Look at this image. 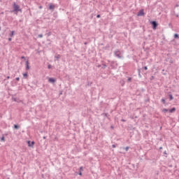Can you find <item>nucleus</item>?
Wrapping results in <instances>:
<instances>
[{"mask_svg": "<svg viewBox=\"0 0 179 179\" xmlns=\"http://www.w3.org/2000/svg\"><path fill=\"white\" fill-rule=\"evenodd\" d=\"M114 55L115 57H117V58H122V51L118 49L114 51Z\"/></svg>", "mask_w": 179, "mask_h": 179, "instance_id": "f257e3e1", "label": "nucleus"}, {"mask_svg": "<svg viewBox=\"0 0 179 179\" xmlns=\"http://www.w3.org/2000/svg\"><path fill=\"white\" fill-rule=\"evenodd\" d=\"M13 9H14V12H22V10L20 9V6L16 4V3H13Z\"/></svg>", "mask_w": 179, "mask_h": 179, "instance_id": "f03ea898", "label": "nucleus"}, {"mask_svg": "<svg viewBox=\"0 0 179 179\" xmlns=\"http://www.w3.org/2000/svg\"><path fill=\"white\" fill-rule=\"evenodd\" d=\"M151 24H152V29L156 30V27H157V22L156 21L151 22Z\"/></svg>", "mask_w": 179, "mask_h": 179, "instance_id": "7ed1b4c3", "label": "nucleus"}, {"mask_svg": "<svg viewBox=\"0 0 179 179\" xmlns=\"http://www.w3.org/2000/svg\"><path fill=\"white\" fill-rule=\"evenodd\" d=\"M144 15L145 12L143 11V9L140 10L137 13V16H143Z\"/></svg>", "mask_w": 179, "mask_h": 179, "instance_id": "20e7f679", "label": "nucleus"}, {"mask_svg": "<svg viewBox=\"0 0 179 179\" xmlns=\"http://www.w3.org/2000/svg\"><path fill=\"white\" fill-rule=\"evenodd\" d=\"M34 141L31 142L30 141H27L28 146L29 148H33L34 146Z\"/></svg>", "mask_w": 179, "mask_h": 179, "instance_id": "39448f33", "label": "nucleus"}, {"mask_svg": "<svg viewBox=\"0 0 179 179\" xmlns=\"http://www.w3.org/2000/svg\"><path fill=\"white\" fill-rule=\"evenodd\" d=\"M49 9L50 10H54V9H55V5L52 4V3H50L49 4Z\"/></svg>", "mask_w": 179, "mask_h": 179, "instance_id": "423d86ee", "label": "nucleus"}, {"mask_svg": "<svg viewBox=\"0 0 179 179\" xmlns=\"http://www.w3.org/2000/svg\"><path fill=\"white\" fill-rule=\"evenodd\" d=\"M25 65H26V70H27V71H29V69H30V66H29V62H28V60L26 61Z\"/></svg>", "mask_w": 179, "mask_h": 179, "instance_id": "0eeeda50", "label": "nucleus"}, {"mask_svg": "<svg viewBox=\"0 0 179 179\" xmlns=\"http://www.w3.org/2000/svg\"><path fill=\"white\" fill-rule=\"evenodd\" d=\"M48 82H50V83H55V79L49 78Z\"/></svg>", "mask_w": 179, "mask_h": 179, "instance_id": "6e6552de", "label": "nucleus"}, {"mask_svg": "<svg viewBox=\"0 0 179 179\" xmlns=\"http://www.w3.org/2000/svg\"><path fill=\"white\" fill-rule=\"evenodd\" d=\"M10 37H13L15 36V31H12L10 34H9Z\"/></svg>", "mask_w": 179, "mask_h": 179, "instance_id": "1a4fd4ad", "label": "nucleus"}, {"mask_svg": "<svg viewBox=\"0 0 179 179\" xmlns=\"http://www.w3.org/2000/svg\"><path fill=\"white\" fill-rule=\"evenodd\" d=\"M169 113H174V111H176V108H173L172 109H170Z\"/></svg>", "mask_w": 179, "mask_h": 179, "instance_id": "9d476101", "label": "nucleus"}, {"mask_svg": "<svg viewBox=\"0 0 179 179\" xmlns=\"http://www.w3.org/2000/svg\"><path fill=\"white\" fill-rule=\"evenodd\" d=\"M23 76L24 78H25V79H27V76H28L27 73H24Z\"/></svg>", "mask_w": 179, "mask_h": 179, "instance_id": "9b49d317", "label": "nucleus"}, {"mask_svg": "<svg viewBox=\"0 0 179 179\" xmlns=\"http://www.w3.org/2000/svg\"><path fill=\"white\" fill-rule=\"evenodd\" d=\"M167 111H169V109L164 108L162 110V113H167Z\"/></svg>", "mask_w": 179, "mask_h": 179, "instance_id": "f8f14e48", "label": "nucleus"}, {"mask_svg": "<svg viewBox=\"0 0 179 179\" xmlns=\"http://www.w3.org/2000/svg\"><path fill=\"white\" fill-rule=\"evenodd\" d=\"M56 59H59V58H61V55H57V56H55Z\"/></svg>", "mask_w": 179, "mask_h": 179, "instance_id": "ddd939ff", "label": "nucleus"}, {"mask_svg": "<svg viewBox=\"0 0 179 179\" xmlns=\"http://www.w3.org/2000/svg\"><path fill=\"white\" fill-rule=\"evenodd\" d=\"M14 128H15V129H19V126H18L17 124H15V125H14Z\"/></svg>", "mask_w": 179, "mask_h": 179, "instance_id": "4468645a", "label": "nucleus"}, {"mask_svg": "<svg viewBox=\"0 0 179 179\" xmlns=\"http://www.w3.org/2000/svg\"><path fill=\"white\" fill-rule=\"evenodd\" d=\"M178 37H179V36H178V34H174V38H178Z\"/></svg>", "mask_w": 179, "mask_h": 179, "instance_id": "2eb2a0df", "label": "nucleus"}, {"mask_svg": "<svg viewBox=\"0 0 179 179\" xmlns=\"http://www.w3.org/2000/svg\"><path fill=\"white\" fill-rule=\"evenodd\" d=\"M169 99L170 100H173V99H174L172 94H169Z\"/></svg>", "mask_w": 179, "mask_h": 179, "instance_id": "dca6fc26", "label": "nucleus"}, {"mask_svg": "<svg viewBox=\"0 0 179 179\" xmlns=\"http://www.w3.org/2000/svg\"><path fill=\"white\" fill-rule=\"evenodd\" d=\"M162 103H163L164 104H166V100H165L164 99H162Z\"/></svg>", "mask_w": 179, "mask_h": 179, "instance_id": "f3484780", "label": "nucleus"}, {"mask_svg": "<svg viewBox=\"0 0 179 179\" xmlns=\"http://www.w3.org/2000/svg\"><path fill=\"white\" fill-rule=\"evenodd\" d=\"M102 68H103V69H105V68H107V65H106V64H103Z\"/></svg>", "mask_w": 179, "mask_h": 179, "instance_id": "a211bd4d", "label": "nucleus"}, {"mask_svg": "<svg viewBox=\"0 0 179 179\" xmlns=\"http://www.w3.org/2000/svg\"><path fill=\"white\" fill-rule=\"evenodd\" d=\"M38 37H39V38H43V34H39Z\"/></svg>", "mask_w": 179, "mask_h": 179, "instance_id": "6ab92c4d", "label": "nucleus"}, {"mask_svg": "<svg viewBox=\"0 0 179 179\" xmlns=\"http://www.w3.org/2000/svg\"><path fill=\"white\" fill-rule=\"evenodd\" d=\"M129 150V147H126V148H125L126 152H128Z\"/></svg>", "mask_w": 179, "mask_h": 179, "instance_id": "aec40b11", "label": "nucleus"}, {"mask_svg": "<svg viewBox=\"0 0 179 179\" xmlns=\"http://www.w3.org/2000/svg\"><path fill=\"white\" fill-rule=\"evenodd\" d=\"M13 101H17V99H16V98H13Z\"/></svg>", "mask_w": 179, "mask_h": 179, "instance_id": "412c9836", "label": "nucleus"}, {"mask_svg": "<svg viewBox=\"0 0 179 179\" xmlns=\"http://www.w3.org/2000/svg\"><path fill=\"white\" fill-rule=\"evenodd\" d=\"M80 171H83V166L80 167Z\"/></svg>", "mask_w": 179, "mask_h": 179, "instance_id": "4be33fe9", "label": "nucleus"}, {"mask_svg": "<svg viewBox=\"0 0 179 179\" xmlns=\"http://www.w3.org/2000/svg\"><path fill=\"white\" fill-rule=\"evenodd\" d=\"M15 80L19 81V80H20V78L19 77H17V78H15Z\"/></svg>", "mask_w": 179, "mask_h": 179, "instance_id": "5701e85b", "label": "nucleus"}, {"mask_svg": "<svg viewBox=\"0 0 179 179\" xmlns=\"http://www.w3.org/2000/svg\"><path fill=\"white\" fill-rule=\"evenodd\" d=\"M131 78H129L127 79V82H131Z\"/></svg>", "mask_w": 179, "mask_h": 179, "instance_id": "b1692460", "label": "nucleus"}, {"mask_svg": "<svg viewBox=\"0 0 179 179\" xmlns=\"http://www.w3.org/2000/svg\"><path fill=\"white\" fill-rule=\"evenodd\" d=\"M22 59H26V57L24 56L21 57Z\"/></svg>", "mask_w": 179, "mask_h": 179, "instance_id": "393cba45", "label": "nucleus"}, {"mask_svg": "<svg viewBox=\"0 0 179 179\" xmlns=\"http://www.w3.org/2000/svg\"><path fill=\"white\" fill-rule=\"evenodd\" d=\"M48 69H51V65L49 64V65L48 66Z\"/></svg>", "mask_w": 179, "mask_h": 179, "instance_id": "a878e982", "label": "nucleus"}, {"mask_svg": "<svg viewBox=\"0 0 179 179\" xmlns=\"http://www.w3.org/2000/svg\"><path fill=\"white\" fill-rule=\"evenodd\" d=\"M144 69H145V71H148V66H144Z\"/></svg>", "mask_w": 179, "mask_h": 179, "instance_id": "bb28decb", "label": "nucleus"}, {"mask_svg": "<svg viewBox=\"0 0 179 179\" xmlns=\"http://www.w3.org/2000/svg\"><path fill=\"white\" fill-rule=\"evenodd\" d=\"M138 75L141 77V70H138Z\"/></svg>", "mask_w": 179, "mask_h": 179, "instance_id": "cd10ccee", "label": "nucleus"}, {"mask_svg": "<svg viewBox=\"0 0 179 179\" xmlns=\"http://www.w3.org/2000/svg\"><path fill=\"white\" fill-rule=\"evenodd\" d=\"M8 41H12V38H9Z\"/></svg>", "mask_w": 179, "mask_h": 179, "instance_id": "c85d7f7f", "label": "nucleus"}, {"mask_svg": "<svg viewBox=\"0 0 179 179\" xmlns=\"http://www.w3.org/2000/svg\"><path fill=\"white\" fill-rule=\"evenodd\" d=\"M121 121H122V122H125V120H124V119H122Z\"/></svg>", "mask_w": 179, "mask_h": 179, "instance_id": "c756f323", "label": "nucleus"}, {"mask_svg": "<svg viewBox=\"0 0 179 179\" xmlns=\"http://www.w3.org/2000/svg\"><path fill=\"white\" fill-rule=\"evenodd\" d=\"M1 141H5V137H2Z\"/></svg>", "mask_w": 179, "mask_h": 179, "instance_id": "7c9ffc66", "label": "nucleus"}, {"mask_svg": "<svg viewBox=\"0 0 179 179\" xmlns=\"http://www.w3.org/2000/svg\"><path fill=\"white\" fill-rule=\"evenodd\" d=\"M152 79H155V76L151 77V80H152Z\"/></svg>", "mask_w": 179, "mask_h": 179, "instance_id": "2f4dec72", "label": "nucleus"}, {"mask_svg": "<svg viewBox=\"0 0 179 179\" xmlns=\"http://www.w3.org/2000/svg\"><path fill=\"white\" fill-rule=\"evenodd\" d=\"M110 128H111L112 129H114V126H111Z\"/></svg>", "mask_w": 179, "mask_h": 179, "instance_id": "473e14b6", "label": "nucleus"}, {"mask_svg": "<svg viewBox=\"0 0 179 179\" xmlns=\"http://www.w3.org/2000/svg\"><path fill=\"white\" fill-rule=\"evenodd\" d=\"M96 17H98V18L100 17V15H97Z\"/></svg>", "mask_w": 179, "mask_h": 179, "instance_id": "72a5a7b5", "label": "nucleus"}, {"mask_svg": "<svg viewBox=\"0 0 179 179\" xmlns=\"http://www.w3.org/2000/svg\"><path fill=\"white\" fill-rule=\"evenodd\" d=\"M7 79H10V76H7Z\"/></svg>", "mask_w": 179, "mask_h": 179, "instance_id": "f704fd0d", "label": "nucleus"}, {"mask_svg": "<svg viewBox=\"0 0 179 179\" xmlns=\"http://www.w3.org/2000/svg\"><path fill=\"white\" fill-rule=\"evenodd\" d=\"M112 147H113V148H115V145L113 144V145H112Z\"/></svg>", "mask_w": 179, "mask_h": 179, "instance_id": "c9c22d12", "label": "nucleus"}, {"mask_svg": "<svg viewBox=\"0 0 179 179\" xmlns=\"http://www.w3.org/2000/svg\"><path fill=\"white\" fill-rule=\"evenodd\" d=\"M79 176H82V172H80V173H79Z\"/></svg>", "mask_w": 179, "mask_h": 179, "instance_id": "e433bc0d", "label": "nucleus"}, {"mask_svg": "<svg viewBox=\"0 0 179 179\" xmlns=\"http://www.w3.org/2000/svg\"><path fill=\"white\" fill-rule=\"evenodd\" d=\"M164 153V155H167V152L166 151Z\"/></svg>", "mask_w": 179, "mask_h": 179, "instance_id": "4c0bfd02", "label": "nucleus"}, {"mask_svg": "<svg viewBox=\"0 0 179 179\" xmlns=\"http://www.w3.org/2000/svg\"><path fill=\"white\" fill-rule=\"evenodd\" d=\"M159 149H160V150L163 149V147H160Z\"/></svg>", "mask_w": 179, "mask_h": 179, "instance_id": "58836bf2", "label": "nucleus"}, {"mask_svg": "<svg viewBox=\"0 0 179 179\" xmlns=\"http://www.w3.org/2000/svg\"><path fill=\"white\" fill-rule=\"evenodd\" d=\"M1 15H3V12H1Z\"/></svg>", "mask_w": 179, "mask_h": 179, "instance_id": "ea45409f", "label": "nucleus"}, {"mask_svg": "<svg viewBox=\"0 0 179 179\" xmlns=\"http://www.w3.org/2000/svg\"><path fill=\"white\" fill-rule=\"evenodd\" d=\"M105 117H107V113L105 114Z\"/></svg>", "mask_w": 179, "mask_h": 179, "instance_id": "a19ab883", "label": "nucleus"}, {"mask_svg": "<svg viewBox=\"0 0 179 179\" xmlns=\"http://www.w3.org/2000/svg\"><path fill=\"white\" fill-rule=\"evenodd\" d=\"M39 8H40V9H41V8H43V7H42V6H40Z\"/></svg>", "mask_w": 179, "mask_h": 179, "instance_id": "79ce46f5", "label": "nucleus"}, {"mask_svg": "<svg viewBox=\"0 0 179 179\" xmlns=\"http://www.w3.org/2000/svg\"><path fill=\"white\" fill-rule=\"evenodd\" d=\"M43 139H45V136H43Z\"/></svg>", "mask_w": 179, "mask_h": 179, "instance_id": "37998d69", "label": "nucleus"}, {"mask_svg": "<svg viewBox=\"0 0 179 179\" xmlns=\"http://www.w3.org/2000/svg\"><path fill=\"white\" fill-rule=\"evenodd\" d=\"M85 44L86 45V44H87V43L85 42Z\"/></svg>", "mask_w": 179, "mask_h": 179, "instance_id": "c03bdc74", "label": "nucleus"}, {"mask_svg": "<svg viewBox=\"0 0 179 179\" xmlns=\"http://www.w3.org/2000/svg\"><path fill=\"white\" fill-rule=\"evenodd\" d=\"M0 30H1V27H0Z\"/></svg>", "mask_w": 179, "mask_h": 179, "instance_id": "a18cd8bd", "label": "nucleus"}]
</instances>
